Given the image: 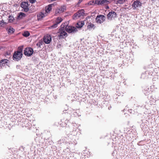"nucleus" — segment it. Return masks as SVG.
<instances>
[{
  "label": "nucleus",
  "mask_w": 159,
  "mask_h": 159,
  "mask_svg": "<svg viewBox=\"0 0 159 159\" xmlns=\"http://www.w3.org/2000/svg\"><path fill=\"white\" fill-rule=\"evenodd\" d=\"M70 125L75 130H73L71 132H70V133L68 136V138H66V140L65 139L63 141V143L67 144V145L68 144H73L74 145H75L77 143L76 140L78 138L76 136L77 132H76V130L77 129V126L76 124L73 123Z\"/></svg>",
  "instance_id": "1"
},
{
  "label": "nucleus",
  "mask_w": 159,
  "mask_h": 159,
  "mask_svg": "<svg viewBox=\"0 0 159 159\" xmlns=\"http://www.w3.org/2000/svg\"><path fill=\"white\" fill-rule=\"evenodd\" d=\"M84 10L83 9L78 11L73 16V19L76 20L80 18H82L84 16Z\"/></svg>",
  "instance_id": "2"
},
{
  "label": "nucleus",
  "mask_w": 159,
  "mask_h": 159,
  "mask_svg": "<svg viewBox=\"0 0 159 159\" xmlns=\"http://www.w3.org/2000/svg\"><path fill=\"white\" fill-rule=\"evenodd\" d=\"M65 24H62L60 28V32L59 35L60 38H64V37L67 36V34L65 31Z\"/></svg>",
  "instance_id": "3"
},
{
  "label": "nucleus",
  "mask_w": 159,
  "mask_h": 159,
  "mask_svg": "<svg viewBox=\"0 0 159 159\" xmlns=\"http://www.w3.org/2000/svg\"><path fill=\"white\" fill-rule=\"evenodd\" d=\"M157 69H155L154 70V71L152 70H150L149 71H146V74L148 75V78H151L152 76L155 77V78L157 77L158 76L157 73L156 72L157 71Z\"/></svg>",
  "instance_id": "4"
},
{
  "label": "nucleus",
  "mask_w": 159,
  "mask_h": 159,
  "mask_svg": "<svg viewBox=\"0 0 159 159\" xmlns=\"http://www.w3.org/2000/svg\"><path fill=\"white\" fill-rule=\"evenodd\" d=\"M65 30L69 33H74L77 31V28L74 26H67L66 25H65Z\"/></svg>",
  "instance_id": "5"
},
{
  "label": "nucleus",
  "mask_w": 159,
  "mask_h": 159,
  "mask_svg": "<svg viewBox=\"0 0 159 159\" xmlns=\"http://www.w3.org/2000/svg\"><path fill=\"white\" fill-rule=\"evenodd\" d=\"M22 55V53L15 52L13 56V59L15 61H18L21 59Z\"/></svg>",
  "instance_id": "6"
},
{
  "label": "nucleus",
  "mask_w": 159,
  "mask_h": 159,
  "mask_svg": "<svg viewBox=\"0 0 159 159\" xmlns=\"http://www.w3.org/2000/svg\"><path fill=\"white\" fill-rule=\"evenodd\" d=\"M62 19L60 17H57L56 20L54 24L49 27L50 29H55L58 26V25L62 21Z\"/></svg>",
  "instance_id": "7"
},
{
  "label": "nucleus",
  "mask_w": 159,
  "mask_h": 159,
  "mask_svg": "<svg viewBox=\"0 0 159 159\" xmlns=\"http://www.w3.org/2000/svg\"><path fill=\"white\" fill-rule=\"evenodd\" d=\"M33 53V49L31 48H26L24 50V55L28 57L31 56Z\"/></svg>",
  "instance_id": "8"
},
{
  "label": "nucleus",
  "mask_w": 159,
  "mask_h": 159,
  "mask_svg": "<svg viewBox=\"0 0 159 159\" xmlns=\"http://www.w3.org/2000/svg\"><path fill=\"white\" fill-rule=\"evenodd\" d=\"M21 125L22 127H26L29 128L31 127V124L29 123L27 119H23L21 122Z\"/></svg>",
  "instance_id": "9"
},
{
  "label": "nucleus",
  "mask_w": 159,
  "mask_h": 159,
  "mask_svg": "<svg viewBox=\"0 0 159 159\" xmlns=\"http://www.w3.org/2000/svg\"><path fill=\"white\" fill-rule=\"evenodd\" d=\"M105 17L103 15L98 16L96 18V20L98 23L101 24L105 20Z\"/></svg>",
  "instance_id": "10"
},
{
  "label": "nucleus",
  "mask_w": 159,
  "mask_h": 159,
  "mask_svg": "<svg viewBox=\"0 0 159 159\" xmlns=\"http://www.w3.org/2000/svg\"><path fill=\"white\" fill-rule=\"evenodd\" d=\"M28 3L26 2H23L20 4V7L23 9L22 11L27 12L29 10Z\"/></svg>",
  "instance_id": "11"
},
{
  "label": "nucleus",
  "mask_w": 159,
  "mask_h": 159,
  "mask_svg": "<svg viewBox=\"0 0 159 159\" xmlns=\"http://www.w3.org/2000/svg\"><path fill=\"white\" fill-rule=\"evenodd\" d=\"M68 111L67 112L70 114L73 113V114L75 116H81L80 114H79V110H76L75 111H76L74 112V111H75L74 110L72 109L69 108L68 109Z\"/></svg>",
  "instance_id": "12"
},
{
  "label": "nucleus",
  "mask_w": 159,
  "mask_h": 159,
  "mask_svg": "<svg viewBox=\"0 0 159 159\" xmlns=\"http://www.w3.org/2000/svg\"><path fill=\"white\" fill-rule=\"evenodd\" d=\"M109 1L107 0H96L95 3L97 5H104L109 3Z\"/></svg>",
  "instance_id": "13"
},
{
  "label": "nucleus",
  "mask_w": 159,
  "mask_h": 159,
  "mask_svg": "<svg viewBox=\"0 0 159 159\" xmlns=\"http://www.w3.org/2000/svg\"><path fill=\"white\" fill-rule=\"evenodd\" d=\"M141 3L138 0L135 1L134 2L132 5V6L134 10L136 9V8L141 6Z\"/></svg>",
  "instance_id": "14"
},
{
  "label": "nucleus",
  "mask_w": 159,
  "mask_h": 159,
  "mask_svg": "<svg viewBox=\"0 0 159 159\" xmlns=\"http://www.w3.org/2000/svg\"><path fill=\"white\" fill-rule=\"evenodd\" d=\"M43 41L46 44H48L51 42L52 38L51 35L47 34L43 38Z\"/></svg>",
  "instance_id": "15"
},
{
  "label": "nucleus",
  "mask_w": 159,
  "mask_h": 159,
  "mask_svg": "<svg viewBox=\"0 0 159 159\" xmlns=\"http://www.w3.org/2000/svg\"><path fill=\"white\" fill-rule=\"evenodd\" d=\"M107 17L108 19L111 20L116 17V13L113 11L110 12L107 14Z\"/></svg>",
  "instance_id": "16"
},
{
  "label": "nucleus",
  "mask_w": 159,
  "mask_h": 159,
  "mask_svg": "<svg viewBox=\"0 0 159 159\" xmlns=\"http://www.w3.org/2000/svg\"><path fill=\"white\" fill-rule=\"evenodd\" d=\"M8 60L6 59L1 60L0 61V66L1 67L8 65Z\"/></svg>",
  "instance_id": "17"
},
{
  "label": "nucleus",
  "mask_w": 159,
  "mask_h": 159,
  "mask_svg": "<svg viewBox=\"0 0 159 159\" xmlns=\"http://www.w3.org/2000/svg\"><path fill=\"white\" fill-rule=\"evenodd\" d=\"M66 7L65 5L61 6V7L57 9L56 11L57 12L61 13L64 12L66 10Z\"/></svg>",
  "instance_id": "18"
},
{
  "label": "nucleus",
  "mask_w": 159,
  "mask_h": 159,
  "mask_svg": "<svg viewBox=\"0 0 159 159\" xmlns=\"http://www.w3.org/2000/svg\"><path fill=\"white\" fill-rule=\"evenodd\" d=\"M25 16L26 14H25L21 12H20L17 16V19L18 20H20L22 19Z\"/></svg>",
  "instance_id": "19"
},
{
  "label": "nucleus",
  "mask_w": 159,
  "mask_h": 159,
  "mask_svg": "<svg viewBox=\"0 0 159 159\" xmlns=\"http://www.w3.org/2000/svg\"><path fill=\"white\" fill-rule=\"evenodd\" d=\"M47 13H45V14L43 13L42 12H40L37 15L38 19V20H40L42 19L47 15Z\"/></svg>",
  "instance_id": "20"
},
{
  "label": "nucleus",
  "mask_w": 159,
  "mask_h": 159,
  "mask_svg": "<svg viewBox=\"0 0 159 159\" xmlns=\"http://www.w3.org/2000/svg\"><path fill=\"white\" fill-rule=\"evenodd\" d=\"M53 4H50L47 7H46L45 12L46 13L49 12L52 9V6Z\"/></svg>",
  "instance_id": "21"
},
{
  "label": "nucleus",
  "mask_w": 159,
  "mask_h": 159,
  "mask_svg": "<svg viewBox=\"0 0 159 159\" xmlns=\"http://www.w3.org/2000/svg\"><path fill=\"white\" fill-rule=\"evenodd\" d=\"M84 24V22H78L76 25V27L77 28H80L82 27Z\"/></svg>",
  "instance_id": "22"
},
{
  "label": "nucleus",
  "mask_w": 159,
  "mask_h": 159,
  "mask_svg": "<svg viewBox=\"0 0 159 159\" xmlns=\"http://www.w3.org/2000/svg\"><path fill=\"white\" fill-rule=\"evenodd\" d=\"M114 2L116 4H122L125 1V0H114Z\"/></svg>",
  "instance_id": "23"
},
{
  "label": "nucleus",
  "mask_w": 159,
  "mask_h": 159,
  "mask_svg": "<svg viewBox=\"0 0 159 159\" xmlns=\"http://www.w3.org/2000/svg\"><path fill=\"white\" fill-rule=\"evenodd\" d=\"M7 23L6 22H5L3 20H1L0 21V26L2 27H4Z\"/></svg>",
  "instance_id": "24"
},
{
  "label": "nucleus",
  "mask_w": 159,
  "mask_h": 159,
  "mask_svg": "<svg viewBox=\"0 0 159 159\" xmlns=\"http://www.w3.org/2000/svg\"><path fill=\"white\" fill-rule=\"evenodd\" d=\"M23 48V47L22 46L19 47L18 48L16 52L22 53Z\"/></svg>",
  "instance_id": "25"
},
{
  "label": "nucleus",
  "mask_w": 159,
  "mask_h": 159,
  "mask_svg": "<svg viewBox=\"0 0 159 159\" xmlns=\"http://www.w3.org/2000/svg\"><path fill=\"white\" fill-rule=\"evenodd\" d=\"M95 0H93L89 2L88 3V5H93L97 4L96 3H95Z\"/></svg>",
  "instance_id": "26"
},
{
  "label": "nucleus",
  "mask_w": 159,
  "mask_h": 159,
  "mask_svg": "<svg viewBox=\"0 0 159 159\" xmlns=\"http://www.w3.org/2000/svg\"><path fill=\"white\" fill-rule=\"evenodd\" d=\"M149 99L151 103H155L156 101V98H153L152 97H151Z\"/></svg>",
  "instance_id": "27"
},
{
  "label": "nucleus",
  "mask_w": 159,
  "mask_h": 159,
  "mask_svg": "<svg viewBox=\"0 0 159 159\" xmlns=\"http://www.w3.org/2000/svg\"><path fill=\"white\" fill-rule=\"evenodd\" d=\"M88 28L89 29L91 30L92 28H94L95 26L93 24H90L88 25Z\"/></svg>",
  "instance_id": "28"
},
{
  "label": "nucleus",
  "mask_w": 159,
  "mask_h": 159,
  "mask_svg": "<svg viewBox=\"0 0 159 159\" xmlns=\"http://www.w3.org/2000/svg\"><path fill=\"white\" fill-rule=\"evenodd\" d=\"M30 35V34L28 31H25L23 34V35L25 37H27L29 36Z\"/></svg>",
  "instance_id": "29"
},
{
  "label": "nucleus",
  "mask_w": 159,
  "mask_h": 159,
  "mask_svg": "<svg viewBox=\"0 0 159 159\" xmlns=\"http://www.w3.org/2000/svg\"><path fill=\"white\" fill-rule=\"evenodd\" d=\"M141 77L143 79L148 78V75L146 74V72H145L144 73H143L142 74Z\"/></svg>",
  "instance_id": "30"
},
{
  "label": "nucleus",
  "mask_w": 159,
  "mask_h": 159,
  "mask_svg": "<svg viewBox=\"0 0 159 159\" xmlns=\"http://www.w3.org/2000/svg\"><path fill=\"white\" fill-rule=\"evenodd\" d=\"M67 121V122L68 121V120H66L65 121V125H66V126H64V127H65L66 126V130L67 131H68L69 130V125H68L67 126H66V125H67V124H66V122ZM63 126H64L63 125Z\"/></svg>",
  "instance_id": "31"
},
{
  "label": "nucleus",
  "mask_w": 159,
  "mask_h": 159,
  "mask_svg": "<svg viewBox=\"0 0 159 159\" xmlns=\"http://www.w3.org/2000/svg\"><path fill=\"white\" fill-rule=\"evenodd\" d=\"M15 31V30L13 28H11V34L13 33Z\"/></svg>",
  "instance_id": "32"
},
{
  "label": "nucleus",
  "mask_w": 159,
  "mask_h": 159,
  "mask_svg": "<svg viewBox=\"0 0 159 159\" xmlns=\"http://www.w3.org/2000/svg\"><path fill=\"white\" fill-rule=\"evenodd\" d=\"M89 153V154L90 153V152H89L88 151V150H85V151H84V152H83V153L84 154H86V153Z\"/></svg>",
  "instance_id": "33"
},
{
  "label": "nucleus",
  "mask_w": 159,
  "mask_h": 159,
  "mask_svg": "<svg viewBox=\"0 0 159 159\" xmlns=\"http://www.w3.org/2000/svg\"><path fill=\"white\" fill-rule=\"evenodd\" d=\"M36 0H30V2L31 3H33L35 2Z\"/></svg>",
  "instance_id": "34"
},
{
  "label": "nucleus",
  "mask_w": 159,
  "mask_h": 159,
  "mask_svg": "<svg viewBox=\"0 0 159 159\" xmlns=\"http://www.w3.org/2000/svg\"><path fill=\"white\" fill-rule=\"evenodd\" d=\"M42 44L40 42H39L37 43L36 44V45L38 47H40L41 46V45Z\"/></svg>",
  "instance_id": "35"
},
{
  "label": "nucleus",
  "mask_w": 159,
  "mask_h": 159,
  "mask_svg": "<svg viewBox=\"0 0 159 159\" xmlns=\"http://www.w3.org/2000/svg\"><path fill=\"white\" fill-rule=\"evenodd\" d=\"M83 0H79V1L77 3V4H79L83 1Z\"/></svg>",
  "instance_id": "36"
},
{
  "label": "nucleus",
  "mask_w": 159,
  "mask_h": 159,
  "mask_svg": "<svg viewBox=\"0 0 159 159\" xmlns=\"http://www.w3.org/2000/svg\"><path fill=\"white\" fill-rule=\"evenodd\" d=\"M8 23H9L10 22V15H9V16H8Z\"/></svg>",
  "instance_id": "37"
},
{
  "label": "nucleus",
  "mask_w": 159,
  "mask_h": 159,
  "mask_svg": "<svg viewBox=\"0 0 159 159\" xmlns=\"http://www.w3.org/2000/svg\"><path fill=\"white\" fill-rule=\"evenodd\" d=\"M7 30L8 31V33H10V28H7Z\"/></svg>",
  "instance_id": "38"
},
{
  "label": "nucleus",
  "mask_w": 159,
  "mask_h": 159,
  "mask_svg": "<svg viewBox=\"0 0 159 159\" xmlns=\"http://www.w3.org/2000/svg\"><path fill=\"white\" fill-rule=\"evenodd\" d=\"M141 142H142L141 141H140L138 143V145H141V144H140V143H141Z\"/></svg>",
  "instance_id": "39"
},
{
  "label": "nucleus",
  "mask_w": 159,
  "mask_h": 159,
  "mask_svg": "<svg viewBox=\"0 0 159 159\" xmlns=\"http://www.w3.org/2000/svg\"><path fill=\"white\" fill-rule=\"evenodd\" d=\"M67 111V110H65V111H63V112L64 113H66L67 112H66V111Z\"/></svg>",
  "instance_id": "40"
},
{
  "label": "nucleus",
  "mask_w": 159,
  "mask_h": 159,
  "mask_svg": "<svg viewBox=\"0 0 159 159\" xmlns=\"http://www.w3.org/2000/svg\"><path fill=\"white\" fill-rule=\"evenodd\" d=\"M132 111V110H129V112H130V113H132V111Z\"/></svg>",
  "instance_id": "41"
},
{
  "label": "nucleus",
  "mask_w": 159,
  "mask_h": 159,
  "mask_svg": "<svg viewBox=\"0 0 159 159\" xmlns=\"http://www.w3.org/2000/svg\"><path fill=\"white\" fill-rule=\"evenodd\" d=\"M111 108V106H110V107H108V109H109V110H110V109Z\"/></svg>",
  "instance_id": "42"
},
{
  "label": "nucleus",
  "mask_w": 159,
  "mask_h": 159,
  "mask_svg": "<svg viewBox=\"0 0 159 159\" xmlns=\"http://www.w3.org/2000/svg\"><path fill=\"white\" fill-rule=\"evenodd\" d=\"M56 0H51V1H56Z\"/></svg>",
  "instance_id": "43"
},
{
  "label": "nucleus",
  "mask_w": 159,
  "mask_h": 159,
  "mask_svg": "<svg viewBox=\"0 0 159 159\" xmlns=\"http://www.w3.org/2000/svg\"><path fill=\"white\" fill-rule=\"evenodd\" d=\"M151 1H152V2H153V1H155V0H151Z\"/></svg>",
  "instance_id": "44"
},
{
  "label": "nucleus",
  "mask_w": 159,
  "mask_h": 159,
  "mask_svg": "<svg viewBox=\"0 0 159 159\" xmlns=\"http://www.w3.org/2000/svg\"><path fill=\"white\" fill-rule=\"evenodd\" d=\"M18 66H17L16 68H18Z\"/></svg>",
  "instance_id": "45"
},
{
  "label": "nucleus",
  "mask_w": 159,
  "mask_h": 159,
  "mask_svg": "<svg viewBox=\"0 0 159 159\" xmlns=\"http://www.w3.org/2000/svg\"><path fill=\"white\" fill-rule=\"evenodd\" d=\"M18 66H17L16 68H18Z\"/></svg>",
  "instance_id": "46"
},
{
  "label": "nucleus",
  "mask_w": 159,
  "mask_h": 159,
  "mask_svg": "<svg viewBox=\"0 0 159 159\" xmlns=\"http://www.w3.org/2000/svg\"><path fill=\"white\" fill-rule=\"evenodd\" d=\"M10 17H11V16H10Z\"/></svg>",
  "instance_id": "47"
}]
</instances>
